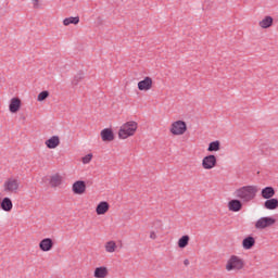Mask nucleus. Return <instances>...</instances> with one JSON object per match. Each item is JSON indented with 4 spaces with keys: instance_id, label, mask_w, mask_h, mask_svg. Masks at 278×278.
<instances>
[{
    "instance_id": "1",
    "label": "nucleus",
    "mask_w": 278,
    "mask_h": 278,
    "mask_svg": "<svg viewBox=\"0 0 278 278\" xmlns=\"http://www.w3.org/2000/svg\"><path fill=\"white\" fill-rule=\"evenodd\" d=\"M257 194V187L244 186L235 191V197L243 203H249L255 199Z\"/></svg>"
},
{
    "instance_id": "2",
    "label": "nucleus",
    "mask_w": 278,
    "mask_h": 278,
    "mask_svg": "<svg viewBox=\"0 0 278 278\" xmlns=\"http://www.w3.org/2000/svg\"><path fill=\"white\" fill-rule=\"evenodd\" d=\"M137 129H138V123L134 121L127 122L121 126L118 131V138H121L122 140H126V138L134 136Z\"/></svg>"
},
{
    "instance_id": "3",
    "label": "nucleus",
    "mask_w": 278,
    "mask_h": 278,
    "mask_svg": "<svg viewBox=\"0 0 278 278\" xmlns=\"http://www.w3.org/2000/svg\"><path fill=\"white\" fill-rule=\"evenodd\" d=\"M244 268V260L240 256L231 255L226 264V270L231 273V270H242Z\"/></svg>"
},
{
    "instance_id": "4",
    "label": "nucleus",
    "mask_w": 278,
    "mask_h": 278,
    "mask_svg": "<svg viewBox=\"0 0 278 278\" xmlns=\"http://www.w3.org/2000/svg\"><path fill=\"white\" fill-rule=\"evenodd\" d=\"M188 127L186 126V122L177 121L172 124L170 132L174 136H184L186 134Z\"/></svg>"
},
{
    "instance_id": "5",
    "label": "nucleus",
    "mask_w": 278,
    "mask_h": 278,
    "mask_svg": "<svg viewBox=\"0 0 278 278\" xmlns=\"http://www.w3.org/2000/svg\"><path fill=\"white\" fill-rule=\"evenodd\" d=\"M277 223V219L274 217L267 216V217H261L256 223H255V229H267V227H273Z\"/></svg>"
},
{
    "instance_id": "6",
    "label": "nucleus",
    "mask_w": 278,
    "mask_h": 278,
    "mask_svg": "<svg viewBox=\"0 0 278 278\" xmlns=\"http://www.w3.org/2000/svg\"><path fill=\"white\" fill-rule=\"evenodd\" d=\"M20 186L21 182L18 181V179L12 177L8 178L3 185L4 192H16Z\"/></svg>"
},
{
    "instance_id": "7",
    "label": "nucleus",
    "mask_w": 278,
    "mask_h": 278,
    "mask_svg": "<svg viewBox=\"0 0 278 278\" xmlns=\"http://www.w3.org/2000/svg\"><path fill=\"white\" fill-rule=\"evenodd\" d=\"M216 164H217L216 155H213V154H210L202 160V167L205 170H212V168L216 167Z\"/></svg>"
},
{
    "instance_id": "8",
    "label": "nucleus",
    "mask_w": 278,
    "mask_h": 278,
    "mask_svg": "<svg viewBox=\"0 0 278 278\" xmlns=\"http://www.w3.org/2000/svg\"><path fill=\"white\" fill-rule=\"evenodd\" d=\"M72 190L74 194H84L86 192V181L77 180L73 184Z\"/></svg>"
},
{
    "instance_id": "9",
    "label": "nucleus",
    "mask_w": 278,
    "mask_h": 278,
    "mask_svg": "<svg viewBox=\"0 0 278 278\" xmlns=\"http://www.w3.org/2000/svg\"><path fill=\"white\" fill-rule=\"evenodd\" d=\"M153 88V79L147 76L143 80L138 83L139 90H151Z\"/></svg>"
},
{
    "instance_id": "10",
    "label": "nucleus",
    "mask_w": 278,
    "mask_h": 278,
    "mask_svg": "<svg viewBox=\"0 0 278 278\" xmlns=\"http://www.w3.org/2000/svg\"><path fill=\"white\" fill-rule=\"evenodd\" d=\"M39 249L40 251H43V252L51 251V249H53V239L51 238L42 239L39 243Z\"/></svg>"
},
{
    "instance_id": "11",
    "label": "nucleus",
    "mask_w": 278,
    "mask_h": 278,
    "mask_svg": "<svg viewBox=\"0 0 278 278\" xmlns=\"http://www.w3.org/2000/svg\"><path fill=\"white\" fill-rule=\"evenodd\" d=\"M110 212V203L102 201L96 207V213L98 216H103V214H108Z\"/></svg>"
},
{
    "instance_id": "12",
    "label": "nucleus",
    "mask_w": 278,
    "mask_h": 278,
    "mask_svg": "<svg viewBox=\"0 0 278 278\" xmlns=\"http://www.w3.org/2000/svg\"><path fill=\"white\" fill-rule=\"evenodd\" d=\"M228 210L230 212H240L242 210V201L238 199L230 200L228 202Z\"/></svg>"
},
{
    "instance_id": "13",
    "label": "nucleus",
    "mask_w": 278,
    "mask_h": 278,
    "mask_svg": "<svg viewBox=\"0 0 278 278\" xmlns=\"http://www.w3.org/2000/svg\"><path fill=\"white\" fill-rule=\"evenodd\" d=\"M101 138L103 142H112V140H114V131H112L110 128H104L101 131Z\"/></svg>"
},
{
    "instance_id": "14",
    "label": "nucleus",
    "mask_w": 278,
    "mask_h": 278,
    "mask_svg": "<svg viewBox=\"0 0 278 278\" xmlns=\"http://www.w3.org/2000/svg\"><path fill=\"white\" fill-rule=\"evenodd\" d=\"M0 207L3 210V212H12V207H14V204L12 203V200L10 198H3L2 201H0Z\"/></svg>"
},
{
    "instance_id": "15",
    "label": "nucleus",
    "mask_w": 278,
    "mask_h": 278,
    "mask_svg": "<svg viewBox=\"0 0 278 278\" xmlns=\"http://www.w3.org/2000/svg\"><path fill=\"white\" fill-rule=\"evenodd\" d=\"M9 110L12 114H16L21 110V99L18 98H13L11 100V103L9 105Z\"/></svg>"
},
{
    "instance_id": "16",
    "label": "nucleus",
    "mask_w": 278,
    "mask_h": 278,
    "mask_svg": "<svg viewBox=\"0 0 278 278\" xmlns=\"http://www.w3.org/2000/svg\"><path fill=\"white\" fill-rule=\"evenodd\" d=\"M46 147L48 149H58V147H60V137L52 136L50 139L46 140Z\"/></svg>"
},
{
    "instance_id": "17",
    "label": "nucleus",
    "mask_w": 278,
    "mask_h": 278,
    "mask_svg": "<svg viewBox=\"0 0 278 278\" xmlns=\"http://www.w3.org/2000/svg\"><path fill=\"white\" fill-rule=\"evenodd\" d=\"M261 197L262 199H265V200L273 199V197H275V188L273 187L263 188L261 191Z\"/></svg>"
},
{
    "instance_id": "18",
    "label": "nucleus",
    "mask_w": 278,
    "mask_h": 278,
    "mask_svg": "<svg viewBox=\"0 0 278 278\" xmlns=\"http://www.w3.org/2000/svg\"><path fill=\"white\" fill-rule=\"evenodd\" d=\"M265 210H277L278 207V199L277 198H269L264 202Z\"/></svg>"
},
{
    "instance_id": "19",
    "label": "nucleus",
    "mask_w": 278,
    "mask_h": 278,
    "mask_svg": "<svg viewBox=\"0 0 278 278\" xmlns=\"http://www.w3.org/2000/svg\"><path fill=\"white\" fill-rule=\"evenodd\" d=\"M242 247L247 251L253 249L255 247V238H253L251 236L244 238L243 241H242Z\"/></svg>"
},
{
    "instance_id": "20",
    "label": "nucleus",
    "mask_w": 278,
    "mask_h": 278,
    "mask_svg": "<svg viewBox=\"0 0 278 278\" xmlns=\"http://www.w3.org/2000/svg\"><path fill=\"white\" fill-rule=\"evenodd\" d=\"M274 18L273 16H265L264 20H262L258 25L260 27H262V29H268V27H273V23H274Z\"/></svg>"
},
{
    "instance_id": "21",
    "label": "nucleus",
    "mask_w": 278,
    "mask_h": 278,
    "mask_svg": "<svg viewBox=\"0 0 278 278\" xmlns=\"http://www.w3.org/2000/svg\"><path fill=\"white\" fill-rule=\"evenodd\" d=\"M50 186L51 188H58L59 186H62V176L60 174H54L51 176Z\"/></svg>"
},
{
    "instance_id": "22",
    "label": "nucleus",
    "mask_w": 278,
    "mask_h": 278,
    "mask_svg": "<svg viewBox=\"0 0 278 278\" xmlns=\"http://www.w3.org/2000/svg\"><path fill=\"white\" fill-rule=\"evenodd\" d=\"M93 277L96 278H105L108 277V267H97L93 273Z\"/></svg>"
},
{
    "instance_id": "23",
    "label": "nucleus",
    "mask_w": 278,
    "mask_h": 278,
    "mask_svg": "<svg viewBox=\"0 0 278 278\" xmlns=\"http://www.w3.org/2000/svg\"><path fill=\"white\" fill-rule=\"evenodd\" d=\"M63 25H65V27H68V25H79V16L64 18Z\"/></svg>"
},
{
    "instance_id": "24",
    "label": "nucleus",
    "mask_w": 278,
    "mask_h": 278,
    "mask_svg": "<svg viewBox=\"0 0 278 278\" xmlns=\"http://www.w3.org/2000/svg\"><path fill=\"white\" fill-rule=\"evenodd\" d=\"M190 242V236L185 235L178 240V247L179 249H186Z\"/></svg>"
},
{
    "instance_id": "25",
    "label": "nucleus",
    "mask_w": 278,
    "mask_h": 278,
    "mask_svg": "<svg viewBox=\"0 0 278 278\" xmlns=\"http://www.w3.org/2000/svg\"><path fill=\"white\" fill-rule=\"evenodd\" d=\"M104 249L106 253H114L117 249L116 242L115 241H109L105 243Z\"/></svg>"
},
{
    "instance_id": "26",
    "label": "nucleus",
    "mask_w": 278,
    "mask_h": 278,
    "mask_svg": "<svg viewBox=\"0 0 278 278\" xmlns=\"http://www.w3.org/2000/svg\"><path fill=\"white\" fill-rule=\"evenodd\" d=\"M207 151L213 152V151H220V141H212L208 144Z\"/></svg>"
},
{
    "instance_id": "27",
    "label": "nucleus",
    "mask_w": 278,
    "mask_h": 278,
    "mask_svg": "<svg viewBox=\"0 0 278 278\" xmlns=\"http://www.w3.org/2000/svg\"><path fill=\"white\" fill-rule=\"evenodd\" d=\"M81 79H84V72H79L74 76V79L72 80L73 86H77Z\"/></svg>"
},
{
    "instance_id": "28",
    "label": "nucleus",
    "mask_w": 278,
    "mask_h": 278,
    "mask_svg": "<svg viewBox=\"0 0 278 278\" xmlns=\"http://www.w3.org/2000/svg\"><path fill=\"white\" fill-rule=\"evenodd\" d=\"M46 99H49V91H47V90L41 91L38 94L37 101H46Z\"/></svg>"
},
{
    "instance_id": "29",
    "label": "nucleus",
    "mask_w": 278,
    "mask_h": 278,
    "mask_svg": "<svg viewBox=\"0 0 278 278\" xmlns=\"http://www.w3.org/2000/svg\"><path fill=\"white\" fill-rule=\"evenodd\" d=\"M92 162V154H87L83 157V164H90Z\"/></svg>"
},
{
    "instance_id": "30",
    "label": "nucleus",
    "mask_w": 278,
    "mask_h": 278,
    "mask_svg": "<svg viewBox=\"0 0 278 278\" xmlns=\"http://www.w3.org/2000/svg\"><path fill=\"white\" fill-rule=\"evenodd\" d=\"M150 238H151V240H155V238H157V235H155V231H152L150 233Z\"/></svg>"
},
{
    "instance_id": "31",
    "label": "nucleus",
    "mask_w": 278,
    "mask_h": 278,
    "mask_svg": "<svg viewBox=\"0 0 278 278\" xmlns=\"http://www.w3.org/2000/svg\"><path fill=\"white\" fill-rule=\"evenodd\" d=\"M39 1H40V0H33V5H34V8H38Z\"/></svg>"
},
{
    "instance_id": "32",
    "label": "nucleus",
    "mask_w": 278,
    "mask_h": 278,
    "mask_svg": "<svg viewBox=\"0 0 278 278\" xmlns=\"http://www.w3.org/2000/svg\"><path fill=\"white\" fill-rule=\"evenodd\" d=\"M184 264H185V266H190V261H189L188 258H186V260L184 261Z\"/></svg>"
}]
</instances>
